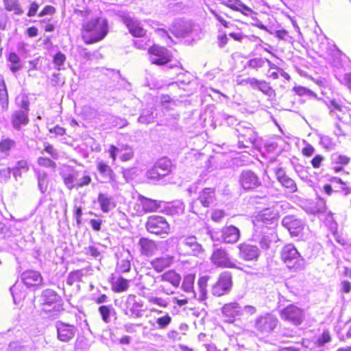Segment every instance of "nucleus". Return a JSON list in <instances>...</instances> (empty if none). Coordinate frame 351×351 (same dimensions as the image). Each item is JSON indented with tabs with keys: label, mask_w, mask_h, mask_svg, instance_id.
Instances as JSON below:
<instances>
[{
	"label": "nucleus",
	"mask_w": 351,
	"mask_h": 351,
	"mask_svg": "<svg viewBox=\"0 0 351 351\" xmlns=\"http://www.w3.org/2000/svg\"><path fill=\"white\" fill-rule=\"evenodd\" d=\"M173 260V258L171 256H162L152 261L151 265L156 271L161 272L172 264Z\"/></svg>",
	"instance_id": "31"
},
{
	"label": "nucleus",
	"mask_w": 351,
	"mask_h": 351,
	"mask_svg": "<svg viewBox=\"0 0 351 351\" xmlns=\"http://www.w3.org/2000/svg\"><path fill=\"white\" fill-rule=\"evenodd\" d=\"M147 177L150 180H158L162 178L159 171L156 169L155 165L153 166L152 169L147 171Z\"/></svg>",
	"instance_id": "61"
},
{
	"label": "nucleus",
	"mask_w": 351,
	"mask_h": 351,
	"mask_svg": "<svg viewBox=\"0 0 351 351\" xmlns=\"http://www.w3.org/2000/svg\"><path fill=\"white\" fill-rule=\"evenodd\" d=\"M119 16L134 36L141 37L145 34V30L141 26L140 23L131 17L129 14L121 12Z\"/></svg>",
	"instance_id": "18"
},
{
	"label": "nucleus",
	"mask_w": 351,
	"mask_h": 351,
	"mask_svg": "<svg viewBox=\"0 0 351 351\" xmlns=\"http://www.w3.org/2000/svg\"><path fill=\"white\" fill-rule=\"evenodd\" d=\"M146 230L152 234L157 235L168 234L170 232V226L162 216L151 215L145 224Z\"/></svg>",
	"instance_id": "6"
},
{
	"label": "nucleus",
	"mask_w": 351,
	"mask_h": 351,
	"mask_svg": "<svg viewBox=\"0 0 351 351\" xmlns=\"http://www.w3.org/2000/svg\"><path fill=\"white\" fill-rule=\"evenodd\" d=\"M0 105L3 110H7L8 108V93L3 79L0 81Z\"/></svg>",
	"instance_id": "38"
},
{
	"label": "nucleus",
	"mask_w": 351,
	"mask_h": 351,
	"mask_svg": "<svg viewBox=\"0 0 351 351\" xmlns=\"http://www.w3.org/2000/svg\"><path fill=\"white\" fill-rule=\"evenodd\" d=\"M108 32L107 20L99 17L83 25L82 38L86 44H92L104 39Z\"/></svg>",
	"instance_id": "1"
},
{
	"label": "nucleus",
	"mask_w": 351,
	"mask_h": 351,
	"mask_svg": "<svg viewBox=\"0 0 351 351\" xmlns=\"http://www.w3.org/2000/svg\"><path fill=\"white\" fill-rule=\"evenodd\" d=\"M119 152V158L123 162L130 160L134 157V151L129 145H121Z\"/></svg>",
	"instance_id": "40"
},
{
	"label": "nucleus",
	"mask_w": 351,
	"mask_h": 351,
	"mask_svg": "<svg viewBox=\"0 0 351 351\" xmlns=\"http://www.w3.org/2000/svg\"><path fill=\"white\" fill-rule=\"evenodd\" d=\"M224 5L237 11H241V1L240 0H220Z\"/></svg>",
	"instance_id": "55"
},
{
	"label": "nucleus",
	"mask_w": 351,
	"mask_h": 351,
	"mask_svg": "<svg viewBox=\"0 0 351 351\" xmlns=\"http://www.w3.org/2000/svg\"><path fill=\"white\" fill-rule=\"evenodd\" d=\"M256 90L261 91L267 96L271 97L274 94V90L269 86V83L265 80H259Z\"/></svg>",
	"instance_id": "44"
},
{
	"label": "nucleus",
	"mask_w": 351,
	"mask_h": 351,
	"mask_svg": "<svg viewBox=\"0 0 351 351\" xmlns=\"http://www.w3.org/2000/svg\"><path fill=\"white\" fill-rule=\"evenodd\" d=\"M282 186L286 188L289 192L294 193L297 191V185L293 180L287 176L286 178H284V180L280 182Z\"/></svg>",
	"instance_id": "47"
},
{
	"label": "nucleus",
	"mask_w": 351,
	"mask_h": 351,
	"mask_svg": "<svg viewBox=\"0 0 351 351\" xmlns=\"http://www.w3.org/2000/svg\"><path fill=\"white\" fill-rule=\"evenodd\" d=\"M93 268L87 267L81 269H77L69 273L67 278V283L70 285L75 282H80L82 280L83 276H90L93 274Z\"/></svg>",
	"instance_id": "29"
},
{
	"label": "nucleus",
	"mask_w": 351,
	"mask_h": 351,
	"mask_svg": "<svg viewBox=\"0 0 351 351\" xmlns=\"http://www.w3.org/2000/svg\"><path fill=\"white\" fill-rule=\"evenodd\" d=\"M239 183L245 190L254 189L261 185L258 176L250 170L241 172L239 176Z\"/></svg>",
	"instance_id": "16"
},
{
	"label": "nucleus",
	"mask_w": 351,
	"mask_h": 351,
	"mask_svg": "<svg viewBox=\"0 0 351 351\" xmlns=\"http://www.w3.org/2000/svg\"><path fill=\"white\" fill-rule=\"evenodd\" d=\"M324 157L322 155H316L311 161V164L315 169H318L322 166Z\"/></svg>",
	"instance_id": "64"
},
{
	"label": "nucleus",
	"mask_w": 351,
	"mask_h": 351,
	"mask_svg": "<svg viewBox=\"0 0 351 351\" xmlns=\"http://www.w3.org/2000/svg\"><path fill=\"white\" fill-rule=\"evenodd\" d=\"M37 162L38 165L40 167H43L45 168H51L53 169H55L56 168V162L48 158L39 157L37 160Z\"/></svg>",
	"instance_id": "52"
},
{
	"label": "nucleus",
	"mask_w": 351,
	"mask_h": 351,
	"mask_svg": "<svg viewBox=\"0 0 351 351\" xmlns=\"http://www.w3.org/2000/svg\"><path fill=\"white\" fill-rule=\"evenodd\" d=\"M11 122L15 130H20L22 125L29 122L28 113L24 110H16L12 115Z\"/></svg>",
	"instance_id": "28"
},
{
	"label": "nucleus",
	"mask_w": 351,
	"mask_h": 351,
	"mask_svg": "<svg viewBox=\"0 0 351 351\" xmlns=\"http://www.w3.org/2000/svg\"><path fill=\"white\" fill-rule=\"evenodd\" d=\"M97 169L103 179L104 183H111L112 187L115 186V173L112 168L103 160L96 162Z\"/></svg>",
	"instance_id": "21"
},
{
	"label": "nucleus",
	"mask_w": 351,
	"mask_h": 351,
	"mask_svg": "<svg viewBox=\"0 0 351 351\" xmlns=\"http://www.w3.org/2000/svg\"><path fill=\"white\" fill-rule=\"evenodd\" d=\"M269 210H266L263 213L258 214L254 219H253V223L254 229L266 230L268 228V225H271L274 221V217L272 214H269Z\"/></svg>",
	"instance_id": "23"
},
{
	"label": "nucleus",
	"mask_w": 351,
	"mask_h": 351,
	"mask_svg": "<svg viewBox=\"0 0 351 351\" xmlns=\"http://www.w3.org/2000/svg\"><path fill=\"white\" fill-rule=\"evenodd\" d=\"M280 258L286 267L294 272L300 271L306 267L305 259L291 243L287 244L282 247Z\"/></svg>",
	"instance_id": "2"
},
{
	"label": "nucleus",
	"mask_w": 351,
	"mask_h": 351,
	"mask_svg": "<svg viewBox=\"0 0 351 351\" xmlns=\"http://www.w3.org/2000/svg\"><path fill=\"white\" fill-rule=\"evenodd\" d=\"M329 108L330 110L331 115H335L339 119H340V116L338 114L337 112L341 111V106L336 101H332L330 103Z\"/></svg>",
	"instance_id": "60"
},
{
	"label": "nucleus",
	"mask_w": 351,
	"mask_h": 351,
	"mask_svg": "<svg viewBox=\"0 0 351 351\" xmlns=\"http://www.w3.org/2000/svg\"><path fill=\"white\" fill-rule=\"evenodd\" d=\"M238 247L239 250V256L243 260L256 261L260 256V250L256 245L243 243Z\"/></svg>",
	"instance_id": "20"
},
{
	"label": "nucleus",
	"mask_w": 351,
	"mask_h": 351,
	"mask_svg": "<svg viewBox=\"0 0 351 351\" xmlns=\"http://www.w3.org/2000/svg\"><path fill=\"white\" fill-rule=\"evenodd\" d=\"M239 237L240 231L234 226L224 227L221 231V240L224 243H234Z\"/></svg>",
	"instance_id": "25"
},
{
	"label": "nucleus",
	"mask_w": 351,
	"mask_h": 351,
	"mask_svg": "<svg viewBox=\"0 0 351 351\" xmlns=\"http://www.w3.org/2000/svg\"><path fill=\"white\" fill-rule=\"evenodd\" d=\"M57 331V338L59 341L68 343L75 336L77 329L73 324H70L62 321H57L55 324Z\"/></svg>",
	"instance_id": "13"
},
{
	"label": "nucleus",
	"mask_w": 351,
	"mask_h": 351,
	"mask_svg": "<svg viewBox=\"0 0 351 351\" xmlns=\"http://www.w3.org/2000/svg\"><path fill=\"white\" fill-rule=\"evenodd\" d=\"M209 277L208 276H204L199 278L197 282L198 290H199V299L204 300L206 298L207 294V284Z\"/></svg>",
	"instance_id": "39"
},
{
	"label": "nucleus",
	"mask_w": 351,
	"mask_h": 351,
	"mask_svg": "<svg viewBox=\"0 0 351 351\" xmlns=\"http://www.w3.org/2000/svg\"><path fill=\"white\" fill-rule=\"evenodd\" d=\"M331 160L333 165L344 167L350 164L351 159L346 155L335 153L331 156Z\"/></svg>",
	"instance_id": "41"
},
{
	"label": "nucleus",
	"mask_w": 351,
	"mask_h": 351,
	"mask_svg": "<svg viewBox=\"0 0 351 351\" xmlns=\"http://www.w3.org/2000/svg\"><path fill=\"white\" fill-rule=\"evenodd\" d=\"M138 199L145 213L156 211L160 207V203L156 200L149 199L142 195L139 196Z\"/></svg>",
	"instance_id": "33"
},
{
	"label": "nucleus",
	"mask_w": 351,
	"mask_h": 351,
	"mask_svg": "<svg viewBox=\"0 0 351 351\" xmlns=\"http://www.w3.org/2000/svg\"><path fill=\"white\" fill-rule=\"evenodd\" d=\"M29 170V165L27 160H21L16 162L14 167L12 168L13 176L16 178V171L27 172Z\"/></svg>",
	"instance_id": "49"
},
{
	"label": "nucleus",
	"mask_w": 351,
	"mask_h": 351,
	"mask_svg": "<svg viewBox=\"0 0 351 351\" xmlns=\"http://www.w3.org/2000/svg\"><path fill=\"white\" fill-rule=\"evenodd\" d=\"M210 259L217 267L240 269L236 264L237 260H232L227 250L223 248L214 250Z\"/></svg>",
	"instance_id": "7"
},
{
	"label": "nucleus",
	"mask_w": 351,
	"mask_h": 351,
	"mask_svg": "<svg viewBox=\"0 0 351 351\" xmlns=\"http://www.w3.org/2000/svg\"><path fill=\"white\" fill-rule=\"evenodd\" d=\"M226 216V213L224 210L217 209L212 212L211 219L215 221H220L224 217Z\"/></svg>",
	"instance_id": "62"
},
{
	"label": "nucleus",
	"mask_w": 351,
	"mask_h": 351,
	"mask_svg": "<svg viewBox=\"0 0 351 351\" xmlns=\"http://www.w3.org/2000/svg\"><path fill=\"white\" fill-rule=\"evenodd\" d=\"M19 285L15 284L10 288V291L15 304L23 300L26 295L25 292L19 291Z\"/></svg>",
	"instance_id": "45"
},
{
	"label": "nucleus",
	"mask_w": 351,
	"mask_h": 351,
	"mask_svg": "<svg viewBox=\"0 0 351 351\" xmlns=\"http://www.w3.org/2000/svg\"><path fill=\"white\" fill-rule=\"evenodd\" d=\"M147 301L150 304H156L160 307H167L169 303L167 301L162 298L156 297L153 295H148L146 297Z\"/></svg>",
	"instance_id": "48"
},
{
	"label": "nucleus",
	"mask_w": 351,
	"mask_h": 351,
	"mask_svg": "<svg viewBox=\"0 0 351 351\" xmlns=\"http://www.w3.org/2000/svg\"><path fill=\"white\" fill-rule=\"evenodd\" d=\"M276 237V233L271 228H267V230L254 229V233L252 235L253 241L258 243L264 250L269 248L272 241Z\"/></svg>",
	"instance_id": "14"
},
{
	"label": "nucleus",
	"mask_w": 351,
	"mask_h": 351,
	"mask_svg": "<svg viewBox=\"0 0 351 351\" xmlns=\"http://www.w3.org/2000/svg\"><path fill=\"white\" fill-rule=\"evenodd\" d=\"M129 280L120 277L112 283V289L115 292H123L128 290Z\"/></svg>",
	"instance_id": "43"
},
{
	"label": "nucleus",
	"mask_w": 351,
	"mask_h": 351,
	"mask_svg": "<svg viewBox=\"0 0 351 351\" xmlns=\"http://www.w3.org/2000/svg\"><path fill=\"white\" fill-rule=\"evenodd\" d=\"M5 9L9 12H14L16 15H21L23 13L18 0H3Z\"/></svg>",
	"instance_id": "37"
},
{
	"label": "nucleus",
	"mask_w": 351,
	"mask_h": 351,
	"mask_svg": "<svg viewBox=\"0 0 351 351\" xmlns=\"http://www.w3.org/2000/svg\"><path fill=\"white\" fill-rule=\"evenodd\" d=\"M282 319L291 322L295 326L300 325L305 317L304 311L294 304H289L280 313Z\"/></svg>",
	"instance_id": "8"
},
{
	"label": "nucleus",
	"mask_w": 351,
	"mask_h": 351,
	"mask_svg": "<svg viewBox=\"0 0 351 351\" xmlns=\"http://www.w3.org/2000/svg\"><path fill=\"white\" fill-rule=\"evenodd\" d=\"M98 311L104 322L108 324L111 321V315L115 314V310L112 305H102L98 308Z\"/></svg>",
	"instance_id": "36"
},
{
	"label": "nucleus",
	"mask_w": 351,
	"mask_h": 351,
	"mask_svg": "<svg viewBox=\"0 0 351 351\" xmlns=\"http://www.w3.org/2000/svg\"><path fill=\"white\" fill-rule=\"evenodd\" d=\"M248 124H240L236 129L239 138V148L249 147V145H254L257 138V134L254 130L247 125Z\"/></svg>",
	"instance_id": "10"
},
{
	"label": "nucleus",
	"mask_w": 351,
	"mask_h": 351,
	"mask_svg": "<svg viewBox=\"0 0 351 351\" xmlns=\"http://www.w3.org/2000/svg\"><path fill=\"white\" fill-rule=\"evenodd\" d=\"M319 144L321 146L328 150H334L337 146L335 141L330 136L326 135H321L319 136Z\"/></svg>",
	"instance_id": "42"
},
{
	"label": "nucleus",
	"mask_w": 351,
	"mask_h": 351,
	"mask_svg": "<svg viewBox=\"0 0 351 351\" xmlns=\"http://www.w3.org/2000/svg\"><path fill=\"white\" fill-rule=\"evenodd\" d=\"M221 119L223 120V124L231 126V125H237V123H238L237 119L234 116L229 115L226 113H222L221 114Z\"/></svg>",
	"instance_id": "58"
},
{
	"label": "nucleus",
	"mask_w": 351,
	"mask_h": 351,
	"mask_svg": "<svg viewBox=\"0 0 351 351\" xmlns=\"http://www.w3.org/2000/svg\"><path fill=\"white\" fill-rule=\"evenodd\" d=\"M149 60L152 64L163 65L167 63L171 59V54L169 51L163 47L154 45L149 49Z\"/></svg>",
	"instance_id": "15"
},
{
	"label": "nucleus",
	"mask_w": 351,
	"mask_h": 351,
	"mask_svg": "<svg viewBox=\"0 0 351 351\" xmlns=\"http://www.w3.org/2000/svg\"><path fill=\"white\" fill-rule=\"evenodd\" d=\"M171 322V317L168 314L163 317H158L156 319V323L160 329L166 328L170 324Z\"/></svg>",
	"instance_id": "57"
},
{
	"label": "nucleus",
	"mask_w": 351,
	"mask_h": 351,
	"mask_svg": "<svg viewBox=\"0 0 351 351\" xmlns=\"http://www.w3.org/2000/svg\"><path fill=\"white\" fill-rule=\"evenodd\" d=\"M141 253L145 256H152L157 250L156 243L148 239L141 238L139 240Z\"/></svg>",
	"instance_id": "32"
},
{
	"label": "nucleus",
	"mask_w": 351,
	"mask_h": 351,
	"mask_svg": "<svg viewBox=\"0 0 351 351\" xmlns=\"http://www.w3.org/2000/svg\"><path fill=\"white\" fill-rule=\"evenodd\" d=\"M216 202L215 190L213 188H205L199 193L197 199L193 200L191 204V211L195 214L200 212L199 205L201 204L204 208H208L213 205Z\"/></svg>",
	"instance_id": "5"
},
{
	"label": "nucleus",
	"mask_w": 351,
	"mask_h": 351,
	"mask_svg": "<svg viewBox=\"0 0 351 351\" xmlns=\"http://www.w3.org/2000/svg\"><path fill=\"white\" fill-rule=\"evenodd\" d=\"M278 319L270 314L258 316L254 322V328L262 334L272 332L278 324Z\"/></svg>",
	"instance_id": "12"
},
{
	"label": "nucleus",
	"mask_w": 351,
	"mask_h": 351,
	"mask_svg": "<svg viewBox=\"0 0 351 351\" xmlns=\"http://www.w3.org/2000/svg\"><path fill=\"white\" fill-rule=\"evenodd\" d=\"M232 276L228 271L222 272L218 280L213 286L211 292L217 297L228 293L232 288Z\"/></svg>",
	"instance_id": "11"
},
{
	"label": "nucleus",
	"mask_w": 351,
	"mask_h": 351,
	"mask_svg": "<svg viewBox=\"0 0 351 351\" xmlns=\"http://www.w3.org/2000/svg\"><path fill=\"white\" fill-rule=\"evenodd\" d=\"M97 202L103 213H108L116 207L114 197L108 193H99L97 197Z\"/></svg>",
	"instance_id": "26"
},
{
	"label": "nucleus",
	"mask_w": 351,
	"mask_h": 351,
	"mask_svg": "<svg viewBox=\"0 0 351 351\" xmlns=\"http://www.w3.org/2000/svg\"><path fill=\"white\" fill-rule=\"evenodd\" d=\"M177 251L184 256H198L204 252L201 244L194 236L183 237L177 245Z\"/></svg>",
	"instance_id": "4"
},
{
	"label": "nucleus",
	"mask_w": 351,
	"mask_h": 351,
	"mask_svg": "<svg viewBox=\"0 0 351 351\" xmlns=\"http://www.w3.org/2000/svg\"><path fill=\"white\" fill-rule=\"evenodd\" d=\"M45 151L49 154L53 159L57 160L59 158L58 151L49 143H44Z\"/></svg>",
	"instance_id": "59"
},
{
	"label": "nucleus",
	"mask_w": 351,
	"mask_h": 351,
	"mask_svg": "<svg viewBox=\"0 0 351 351\" xmlns=\"http://www.w3.org/2000/svg\"><path fill=\"white\" fill-rule=\"evenodd\" d=\"M155 166L156 169L159 171L162 178L167 176L171 172V162L167 158L159 159L155 163Z\"/></svg>",
	"instance_id": "35"
},
{
	"label": "nucleus",
	"mask_w": 351,
	"mask_h": 351,
	"mask_svg": "<svg viewBox=\"0 0 351 351\" xmlns=\"http://www.w3.org/2000/svg\"><path fill=\"white\" fill-rule=\"evenodd\" d=\"M154 116L152 112L149 111H143L141 116L138 117V122L144 124H149L154 122Z\"/></svg>",
	"instance_id": "53"
},
{
	"label": "nucleus",
	"mask_w": 351,
	"mask_h": 351,
	"mask_svg": "<svg viewBox=\"0 0 351 351\" xmlns=\"http://www.w3.org/2000/svg\"><path fill=\"white\" fill-rule=\"evenodd\" d=\"M195 276L194 274H188L184 276L182 289L188 294V299H193L197 297V294L194 291V282Z\"/></svg>",
	"instance_id": "30"
},
{
	"label": "nucleus",
	"mask_w": 351,
	"mask_h": 351,
	"mask_svg": "<svg viewBox=\"0 0 351 351\" xmlns=\"http://www.w3.org/2000/svg\"><path fill=\"white\" fill-rule=\"evenodd\" d=\"M132 256L128 250H123L117 263V270L118 272H128L131 268V261Z\"/></svg>",
	"instance_id": "27"
},
{
	"label": "nucleus",
	"mask_w": 351,
	"mask_h": 351,
	"mask_svg": "<svg viewBox=\"0 0 351 351\" xmlns=\"http://www.w3.org/2000/svg\"><path fill=\"white\" fill-rule=\"evenodd\" d=\"M331 340L330 335L328 331H324L322 335L318 338L317 342L319 346H322L325 343L330 342Z\"/></svg>",
	"instance_id": "63"
},
{
	"label": "nucleus",
	"mask_w": 351,
	"mask_h": 351,
	"mask_svg": "<svg viewBox=\"0 0 351 351\" xmlns=\"http://www.w3.org/2000/svg\"><path fill=\"white\" fill-rule=\"evenodd\" d=\"M21 280L27 287H36L41 285L43 277L38 271L27 270L22 273Z\"/></svg>",
	"instance_id": "24"
},
{
	"label": "nucleus",
	"mask_w": 351,
	"mask_h": 351,
	"mask_svg": "<svg viewBox=\"0 0 351 351\" xmlns=\"http://www.w3.org/2000/svg\"><path fill=\"white\" fill-rule=\"evenodd\" d=\"M265 63V58H252L250 59L247 62V66L254 69H258L259 68H261L264 66Z\"/></svg>",
	"instance_id": "50"
},
{
	"label": "nucleus",
	"mask_w": 351,
	"mask_h": 351,
	"mask_svg": "<svg viewBox=\"0 0 351 351\" xmlns=\"http://www.w3.org/2000/svg\"><path fill=\"white\" fill-rule=\"evenodd\" d=\"M222 313L226 322L232 323L237 317L242 315V307L237 302L226 304L222 308Z\"/></svg>",
	"instance_id": "22"
},
{
	"label": "nucleus",
	"mask_w": 351,
	"mask_h": 351,
	"mask_svg": "<svg viewBox=\"0 0 351 351\" xmlns=\"http://www.w3.org/2000/svg\"><path fill=\"white\" fill-rule=\"evenodd\" d=\"M66 61V56L62 52H58L54 56L53 59V62L55 64V66L57 69L61 70L63 68L62 66L64 65Z\"/></svg>",
	"instance_id": "51"
},
{
	"label": "nucleus",
	"mask_w": 351,
	"mask_h": 351,
	"mask_svg": "<svg viewBox=\"0 0 351 351\" xmlns=\"http://www.w3.org/2000/svg\"><path fill=\"white\" fill-rule=\"evenodd\" d=\"M15 145V142L10 138H5L0 142V150L2 152L10 151Z\"/></svg>",
	"instance_id": "56"
},
{
	"label": "nucleus",
	"mask_w": 351,
	"mask_h": 351,
	"mask_svg": "<svg viewBox=\"0 0 351 351\" xmlns=\"http://www.w3.org/2000/svg\"><path fill=\"white\" fill-rule=\"evenodd\" d=\"M282 225L288 230L292 237H297L302 232L304 223L294 215H287L282 219Z\"/></svg>",
	"instance_id": "17"
},
{
	"label": "nucleus",
	"mask_w": 351,
	"mask_h": 351,
	"mask_svg": "<svg viewBox=\"0 0 351 351\" xmlns=\"http://www.w3.org/2000/svg\"><path fill=\"white\" fill-rule=\"evenodd\" d=\"M38 187L42 193H45L48 187L47 181V175L45 173H39L38 176Z\"/></svg>",
	"instance_id": "54"
},
{
	"label": "nucleus",
	"mask_w": 351,
	"mask_h": 351,
	"mask_svg": "<svg viewBox=\"0 0 351 351\" xmlns=\"http://www.w3.org/2000/svg\"><path fill=\"white\" fill-rule=\"evenodd\" d=\"M41 299L43 301V310L50 311L48 307L53 306V310L56 312H60L63 310L62 300L61 297L52 289H45L42 292Z\"/></svg>",
	"instance_id": "9"
},
{
	"label": "nucleus",
	"mask_w": 351,
	"mask_h": 351,
	"mask_svg": "<svg viewBox=\"0 0 351 351\" xmlns=\"http://www.w3.org/2000/svg\"><path fill=\"white\" fill-rule=\"evenodd\" d=\"M180 280V276L172 270L165 272L161 276V281L169 282L175 288L179 286Z\"/></svg>",
	"instance_id": "34"
},
{
	"label": "nucleus",
	"mask_w": 351,
	"mask_h": 351,
	"mask_svg": "<svg viewBox=\"0 0 351 351\" xmlns=\"http://www.w3.org/2000/svg\"><path fill=\"white\" fill-rule=\"evenodd\" d=\"M143 302L138 299L136 295L130 294L122 304V311L125 315L130 318H141L143 315Z\"/></svg>",
	"instance_id": "3"
},
{
	"label": "nucleus",
	"mask_w": 351,
	"mask_h": 351,
	"mask_svg": "<svg viewBox=\"0 0 351 351\" xmlns=\"http://www.w3.org/2000/svg\"><path fill=\"white\" fill-rule=\"evenodd\" d=\"M194 30V25L191 21L178 20L175 21L171 32L176 37L186 38L190 36Z\"/></svg>",
	"instance_id": "19"
},
{
	"label": "nucleus",
	"mask_w": 351,
	"mask_h": 351,
	"mask_svg": "<svg viewBox=\"0 0 351 351\" xmlns=\"http://www.w3.org/2000/svg\"><path fill=\"white\" fill-rule=\"evenodd\" d=\"M330 181L335 185H343L342 194L345 196L351 193V188L348 186V184L343 182L341 178L337 177H332Z\"/></svg>",
	"instance_id": "46"
}]
</instances>
